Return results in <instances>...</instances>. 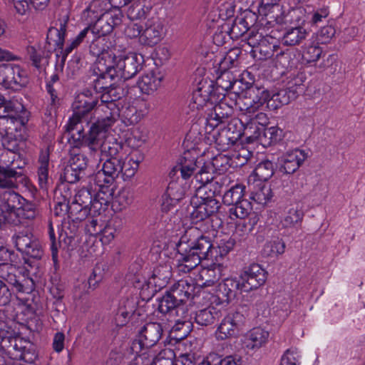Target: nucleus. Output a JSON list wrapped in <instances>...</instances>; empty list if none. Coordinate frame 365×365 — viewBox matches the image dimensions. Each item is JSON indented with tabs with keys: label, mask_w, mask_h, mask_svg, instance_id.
Returning <instances> with one entry per match:
<instances>
[{
	"label": "nucleus",
	"mask_w": 365,
	"mask_h": 365,
	"mask_svg": "<svg viewBox=\"0 0 365 365\" xmlns=\"http://www.w3.org/2000/svg\"><path fill=\"white\" fill-rule=\"evenodd\" d=\"M119 49L108 51L97 63V78L93 81L96 93L111 96L113 91L119 93V99L123 95L122 88L115 85V81L128 80L135 76L143 67L144 58L141 54L129 53L125 56L119 53Z\"/></svg>",
	"instance_id": "1"
},
{
	"label": "nucleus",
	"mask_w": 365,
	"mask_h": 365,
	"mask_svg": "<svg viewBox=\"0 0 365 365\" xmlns=\"http://www.w3.org/2000/svg\"><path fill=\"white\" fill-rule=\"evenodd\" d=\"M269 97V91L252 86L237 100L240 111L239 123L244 128V134L249 138H257L261 129L269 123L267 115L259 111Z\"/></svg>",
	"instance_id": "2"
},
{
	"label": "nucleus",
	"mask_w": 365,
	"mask_h": 365,
	"mask_svg": "<svg viewBox=\"0 0 365 365\" xmlns=\"http://www.w3.org/2000/svg\"><path fill=\"white\" fill-rule=\"evenodd\" d=\"M101 104L97 110H101L103 115L93 123L88 131L85 133L86 145L91 153L98 151L100 146L107 137L108 129L113 125L120 115V110L116 104L119 100V93L113 91L111 96L101 94Z\"/></svg>",
	"instance_id": "3"
},
{
	"label": "nucleus",
	"mask_w": 365,
	"mask_h": 365,
	"mask_svg": "<svg viewBox=\"0 0 365 365\" xmlns=\"http://www.w3.org/2000/svg\"><path fill=\"white\" fill-rule=\"evenodd\" d=\"M122 158H110L104 162L102 169L93 177L95 185L99 187L97 199L100 201L94 203V208L99 210L102 205L110 202L113 199L114 193L113 185L115 179L122 173Z\"/></svg>",
	"instance_id": "4"
},
{
	"label": "nucleus",
	"mask_w": 365,
	"mask_h": 365,
	"mask_svg": "<svg viewBox=\"0 0 365 365\" xmlns=\"http://www.w3.org/2000/svg\"><path fill=\"white\" fill-rule=\"evenodd\" d=\"M214 255L213 244L210 237L202 235L192 242L189 250L185 249L178 259L180 271L189 272L196 267L203 259H212Z\"/></svg>",
	"instance_id": "5"
},
{
	"label": "nucleus",
	"mask_w": 365,
	"mask_h": 365,
	"mask_svg": "<svg viewBox=\"0 0 365 365\" xmlns=\"http://www.w3.org/2000/svg\"><path fill=\"white\" fill-rule=\"evenodd\" d=\"M163 328L160 324L153 322L145 324L139 333L137 339L131 344L133 353H146V350L155 346L161 338Z\"/></svg>",
	"instance_id": "6"
},
{
	"label": "nucleus",
	"mask_w": 365,
	"mask_h": 365,
	"mask_svg": "<svg viewBox=\"0 0 365 365\" xmlns=\"http://www.w3.org/2000/svg\"><path fill=\"white\" fill-rule=\"evenodd\" d=\"M192 211L190 217L195 222L202 221L217 212L220 202L215 198L205 195L200 196L196 190L195 195L191 200Z\"/></svg>",
	"instance_id": "7"
},
{
	"label": "nucleus",
	"mask_w": 365,
	"mask_h": 365,
	"mask_svg": "<svg viewBox=\"0 0 365 365\" xmlns=\"http://www.w3.org/2000/svg\"><path fill=\"white\" fill-rule=\"evenodd\" d=\"M12 241L19 252L31 258L39 259L43 255L40 242L29 231L16 233L12 237Z\"/></svg>",
	"instance_id": "8"
},
{
	"label": "nucleus",
	"mask_w": 365,
	"mask_h": 365,
	"mask_svg": "<svg viewBox=\"0 0 365 365\" xmlns=\"http://www.w3.org/2000/svg\"><path fill=\"white\" fill-rule=\"evenodd\" d=\"M24 201V198L15 192H4L0 195L1 220L3 219L4 222L11 225H19V221L16 211Z\"/></svg>",
	"instance_id": "9"
},
{
	"label": "nucleus",
	"mask_w": 365,
	"mask_h": 365,
	"mask_svg": "<svg viewBox=\"0 0 365 365\" xmlns=\"http://www.w3.org/2000/svg\"><path fill=\"white\" fill-rule=\"evenodd\" d=\"M267 278V271L259 264H252L241 272L240 280L241 291L250 292L262 286Z\"/></svg>",
	"instance_id": "10"
},
{
	"label": "nucleus",
	"mask_w": 365,
	"mask_h": 365,
	"mask_svg": "<svg viewBox=\"0 0 365 365\" xmlns=\"http://www.w3.org/2000/svg\"><path fill=\"white\" fill-rule=\"evenodd\" d=\"M217 100L212 82L202 81L193 91L189 106L192 110H200L205 106H212Z\"/></svg>",
	"instance_id": "11"
},
{
	"label": "nucleus",
	"mask_w": 365,
	"mask_h": 365,
	"mask_svg": "<svg viewBox=\"0 0 365 365\" xmlns=\"http://www.w3.org/2000/svg\"><path fill=\"white\" fill-rule=\"evenodd\" d=\"M237 289L241 290V286L237 280L233 278L224 279L216 287L215 294L210 299L211 304L227 306L235 297Z\"/></svg>",
	"instance_id": "12"
},
{
	"label": "nucleus",
	"mask_w": 365,
	"mask_h": 365,
	"mask_svg": "<svg viewBox=\"0 0 365 365\" xmlns=\"http://www.w3.org/2000/svg\"><path fill=\"white\" fill-rule=\"evenodd\" d=\"M165 34L163 21L157 16H153L145 23L140 36V43L145 46H153L163 38Z\"/></svg>",
	"instance_id": "13"
},
{
	"label": "nucleus",
	"mask_w": 365,
	"mask_h": 365,
	"mask_svg": "<svg viewBox=\"0 0 365 365\" xmlns=\"http://www.w3.org/2000/svg\"><path fill=\"white\" fill-rule=\"evenodd\" d=\"M244 315L235 312L227 314L219 324L215 335L217 339L225 340L238 334L240 327L244 324Z\"/></svg>",
	"instance_id": "14"
},
{
	"label": "nucleus",
	"mask_w": 365,
	"mask_h": 365,
	"mask_svg": "<svg viewBox=\"0 0 365 365\" xmlns=\"http://www.w3.org/2000/svg\"><path fill=\"white\" fill-rule=\"evenodd\" d=\"M123 15L120 11L103 14L91 27V35L101 37L110 34L115 27L122 23Z\"/></svg>",
	"instance_id": "15"
},
{
	"label": "nucleus",
	"mask_w": 365,
	"mask_h": 365,
	"mask_svg": "<svg viewBox=\"0 0 365 365\" xmlns=\"http://www.w3.org/2000/svg\"><path fill=\"white\" fill-rule=\"evenodd\" d=\"M307 158V153L296 148L287 151L278 158L279 170L286 174L296 172Z\"/></svg>",
	"instance_id": "16"
},
{
	"label": "nucleus",
	"mask_w": 365,
	"mask_h": 365,
	"mask_svg": "<svg viewBox=\"0 0 365 365\" xmlns=\"http://www.w3.org/2000/svg\"><path fill=\"white\" fill-rule=\"evenodd\" d=\"M0 278L11 284L19 292H27L26 285L31 280L20 274V271L11 264H0Z\"/></svg>",
	"instance_id": "17"
},
{
	"label": "nucleus",
	"mask_w": 365,
	"mask_h": 365,
	"mask_svg": "<svg viewBox=\"0 0 365 365\" xmlns=\"http://www.w3.org/2000/svg\"><path fill=\"white\" fill-rule=\"evenodd\" d=\"M269 338L268 331L261 327H255L245 334L242 343L247 349L256 351L264 346Z\"/></svg>",
	"instance_id": "18"
},
{
	"label": "nucleus",
	"mask_w": 365,
	"mask_h": 365,
	"mask_svg": "<svg viewBox=\"0 0 365 365\" xmlns=\"http://www.w3.org/2000/svg\"><path fill=\"white\" fill-rule=\"evenodd\" d=\"M29 182V179L21 172H17L13 168H0V187L13 188L20 185L27 186Z\"/></svg>",
	"instance_id": "19"
},
{
	"label": "nucleus",
	"mask_w": 365,
	"mask_h": 365,
	"mask_svg": "<svg viewBox=\"0 0 365 365\" xmlns=\"http://www.w3.org/2000/svg\"><path fill=\"white\" fill-rule=\"evenodd\" d=\"M23 106L18 102L6 101L0 98V125L14 124L17 120L18 113Z\"/></svg>",
	"instance_id": "20"
},
{
	"label": "nucleus",
	"mask_w": 365,
	"mask_h": 365,
	"mask_svg": "<svg viewBox=\"0 0 365 365\" xmlns=\"http://www.w3.org/2000/svg\"><path fill=\"white\" fill-rule=\"evenodd\" d=\"M230 182V180L227 176L218 175L215 176L210 183L205 185H199L196 190L200 196L205 195L207 197L215 198V196L220 195Z\"/></svg>",
	"instance_id": "21"
},
{
	"label": "nucleus",
	"mask_w": 365,
	"mask_h": 365,
	"mask_svg": "<svg viewBox=\"0 0 365 365\" xmlns=\"http://www.w3.org/2000/svg\"><path fill=\"white\" fill-rule=\"evenodd\" d=\"M98 193L99 188L98 189L96 193L94 195V197H93V195L91 193V189L88 187H82L78 190L75 195L73 200L80 203L83 206L88 207L90 211H93L94 215H100L102 210H105L107 208L109 202H107L106 205H102L99 210L94 208V203L96 202H100V201L97 199Z\"/></svg>",
	"instance_id": "22"
},
{
	"label": "nucleus",
	"mask_w": 365,
	"mask_h": 365,
	"mask_svg": "<svg viewBox=\"0 0 365 365\" xmlns=\"http://www.w3.org/2000/svg\"><path fill=\"white\" fill-rule=\"evenodd\" d=\"M163 76L158 71H149L143 73L138 81L141 92L150 94L155 91L160 86Z\"/></svg>",
	"instance_id": "23"
},
{
	"label": "nucleus",
	"mask_w": 365,
	"mask_h": 365,
	"mask_svg": "<svg viewBox=\"0 0 365 365\" xmlns=\"http://www.w3.org/2000/svg\"><path fill=\"white\" fill-rule=\"evenodd\" d=\"M195 292V285L186 279H181L175 283L168 291L174 299L182 304L190 299Z\"/></svg>",
	"instance_id": "24"
},
{
	"label": "nucleus",
	"mask_w": 365,
	"mask_h": 365,
	"mask_svg": "<svg viewBox=\"0 0 365 365\" xmlns=\"http://www.w3.org/2000/svg\"><path fill=\"white\" fill-rule=\"evenodd\" d=\"M304 212L303 208L299 205H294L290 207L285 212L280 220V225L283 228H294L300 226Z\"/></svg>",
	"instance_id": "25"
},
{
	"label": "nucleus",
	"mask_w": 365,
	"mask_h": 365,
	"mask_svg": "<svg viewBox=\"0 0 365 365\" xmlns=\"http://www.w3.org/2000/svg\"><path fill=\"white\" fill-rule=\"evenodd\" d=\"M101 104L98 103V101L96 98L88 96L87 94L82 93L78 94L72 104L73 112L81 113L85 115L86 113L92 110L96 107V112L100 113L101 110H97V108Z\"/></svg>",
	"instance_id": "26"
},
{
	"label": "nucleus",
	"mask_w": 365,
	"mask_h": 365,
	"mask_svg": "<svg viewBox=\"0 0 365 365\" xmlns=\"http://www.w3.org/2000/svg\"><path fill=\"white\" fill-rule=\"evenodd\" d=\"M68 20V16L59 20L58 28L51 27L47 34L48 43L58 49H63L64 45Z\"/></svg>",
	"instance_id": "27"
},
{
	"label": "nucleus",
	"mask_w": 365,
	"mask_h": 365,
	"mask_svg": "<svg viewBox=\"0 0 365 365\" xmlns=\"http://www.w3.org/2000/svg\"><path fill=\"white\" fill-rule=\"evenodd\" d=\"M297 97V89H292V87L290 86L286 89L280 90L272 95L269 93V100L267 102L268 106L277 109L283 105H287L290 101L296 99Z\"/></svg>",
	"instance_id": "28"
},
{
	"label": "nucleus",
	"mask_w": 365,
	"mask_h": 365,
	"mask_svg": "<svg viewBox=\"0 0 365 365\" xmlns=\"http://www.w3.org/2000/svg\"><path fill=\"white\" fill-rule=\"evenodd\" d=\"M158 310L163 314H168L170 318L178 316L180 312H184L181 304L174 299L168 292L159 300Z\"/></svg>",
	"instance_id": "29"
},
{
	"label": "nucleus",
	"mask_w": 365,
	"mask_h": 365,
	"mask_svg": "<svg viewBox=\"0 0 365 365\" xmlns=\"http://www.w3.org/2000/svg\"><path fill=\"white\" fill-rule=\"evenodd\" d=\"M190 186L187 181L178 178L169 182L165 195L173 198L174 201H180L185 197Z\"/></svg>",
	"instance_id": "30"
},
{
	"label": "nucleus",
	"mask_w": 365,
	"mask_h": 365,
	"mask_svg": "<svg viewBox=\"0 0 365 365\" xmlns=\"http://www.w3.org/2000/svg\"><path fill=\"white\" fill-rule=\"evenodd\" d=\"M173 321L175 323L170 331L171 337L176 340H182L187 337L192 331V322L185 319H177Z\"/></svg>",
	"instance_id": "31"
},
{
	"label": "nucleus",
	"mask_w": 365,
	"mask_h": 365,
	"mask_svg": "<svg viewBox=\"0 0 365 365\" xmlns=\"http://www.w3.org/2000/svg\"><path fill=\"white\" fill-rule=\"evenodd\" d=\"M14 6L20 15L26 14L31 8L41 10L44 9L49 0H12Z\"/></svg>",
	"instance_id": "32"
},
{
	"label": "nucleus",
	"mask_w": 365,
	"mask_h": 365,
	"mask_svg": "<svg viewBox=\"0 0 365 365\" xmlns=\"http://www.w3.org/2000/svg\"><path fill=\"white\" fill-rule=\"evenodd\" d=\"M307 35V31L301 26L289 28L283 35V41L285 45L295 46L299 44Z\"/></svg>",
	"instance_id": "33"
},
{
	"label": "nucleus",
	"mask_w": 365,
	"mask_h": 365,
	"mask_svg": "<svg viewBox=\"0 0 365 365\" xmlns=\"http://www.w3.org/2000/svg\"><path fill=\"white\" fill-rule=\"evenodd\" d=\"M293 52L289 49H282L279 46L272 58V63L276 68H287L294 64Z\"/></svg>",
	"instance_id": "34"
},
{
	"label": "nucleus",
	"mask_w": 365,
	"mask_h": 365,
	"mask_svg": "<svg viewBox=\"0 0 365 365\" xmlns=\"http://www.w3.org/2000/svg\"><path fill=\"white\" fill-rule=\"evenodd\" d=\"M272 190L267 185L257 184L251 192L250 198L259 205L267 204L272 197Z\"/></svg>",
	"instance_id": "35"
},
{
	"label": "nucleus",
	"mask_w": 365,
	"mask_h": 365,
	"mask_svg": "<svg viewBox=\"0 0 365 365\" xmlns=\"http://www.w3.org/2000/svg\"><path fill=\"white\" fill-rule=\"evenodd\" d=\"M219 317V311L212 305L197 311L195 314V322L200 326H208L214 323Z\"/></svg>",
	"instance_id": "36"
},
{
	"label": "nucleus",
	"mask_w": 365,
	"mask_h": 365,
	"mask_svg": "<svg viewBox=\"0 0 365 365\" xmlns=\"http://www.w3.org/2000/svg\"><path fill=\"white\" fill-rule=\"evenodd\" d=\"M278 45L269 42L266 38L261 42L259 46L257 47L255 50H251L253 57L259 60H266L267 58H273Z\"/></svg>",
	"instance_id": "37"
},
{
	"label": "nucleus",
	"mask_w": 365,
	"mask_h": 365,
	"mask_svg": "<svg viewBox=\"0 0 365 365\" xmlns=\"http://www.w3.org/2000/svg\"><path fill=\"white\" fill-rule=\"evenodd\" d=\"M319 43L312 42L302 48V59L307 63H315L323 55Z\"/></svg>",
	"instance_id": "38"
},
{
	"label": "nucleus",
	"mask_w": 365,
	"mask_h": 365,
	"mask_svg": "<svg viewBox=\"0 0 365 365\" xmlns=\"http://www.w3.org/2000/svg\"><path fill=\"white\" fill-rule=\"evenodd\" d=\"M14 64L0 65V84L6 88L16 89L14 75L18 73L17 70H14Z\"/></svg>",
	"instance_id": "39"
},
{
	"label": "nucleus",
	"mask_w": 365,
	"mask_h": 365,
	"mask_svg": "<svg viewBox=\"0 0 365 365\" xmlns=\"http://www.w3.org/2000/svg\"><path fill=\"white\" fill-rule=\"evenodd\" d=\"M245 186L237 184L227 190L222 197L224 204L234 205L241 201L244 196Z\"/></svg>",
	"instance_id": "40"
},
{
	"label": "nucleus",
	"mask_w": 365,
	"mask_h": 365,
	"mask_svg": "<svg viewBox=\"0 0 365 365\" xmlns=\"http://www.w3.org/2000/svg\"><path fill=\"white\" fill-rule=\"evenodd\" d=\"M122 145L113 138L106 137L103 144L100 146L98 151L101 154L110 158H119L118 154L122 150Z\"/></svg>",
	"instance_id": "41"
},
{
	"label": "nucleus",
	"mask_w": 365,
	"mask_h": 365,
	"mask_svg": "<svg viewBox=\"0 0 365 365\" xmlns=\"http://www.w3.org/2000/svg\"><path fill=\"white\" fill-rule=\"evenodd\" d=\"M274 165L271 160H265L257 164L254 174L259 181L268 180L274 174Z\"/></svg>",
	"instance_id": "42"
},
{
	"label": "nucleus",
	"mask_w": 365,
	"mask_h": 365,
	"mask_svg": "<svg viewBox=\"0 0 365 365\" xmlns=\"http://www.w3.org/2000/svg\"><path fill=\"white\" fill-rule=\"evenodd\" d=\"M285 244L279 238L267 241L262 250L263 254L267 257H276L284 252Z\"/></svg>",
	"instance_id": "43"
},
{
	"label": "nucleus",
	"mask_w": 365,
	"mask_h": 365,
	"mask_svg": "<svg viewBox=\"0 0 365 365\" xmlns=\"http://www.w3.org/2000/svg\"><path fill=\"white\" fill-rule=\"evenodd\" d=\"M68 217L73 221H82L86 220L90 212L89 209L85 206H83L75 200H73L71 205H68Z\"/></svg>",
	"instance_id": "44"
},
{
	"label": "nucleus",
	"mask_w": 365,
	"mask_h": 365,
	"mask_svg": "<svg viewBox=\"0 0 365 365\" xmlns=\"http://www.w3.org/2000/svg\"><path fill=\"white\" fill-rule=\"evenodd\" d=\"M252 210L251 202L248 200L242 199L232 205L229 211L231 215H234L237 218L245 219L250 215Z\"/></svg>",
	"instance_id": "45"
},
{
	"label": "nucleus",
	"mask_w": 365,
	"mask_h": 365,
	"mask_svg": "<svg viewBox=\"0 0 365 365\" xmlns=\"http://www.w3.org/2000/svg\"><path fill=\"white\" fill-rule=\"evenodd\" d=\"M151 7L147 6H142L137 1L133 2L127 11L128 17L133 20H140L145 19L150 12Z\"/></svg>",
	"instance_id": "46"
},
{
	"label": "nucleus",
	"mask_w": 365,
	"mask_h": 365,
	"mask_svg": "<svg viewBox=\"0 0 365 365\" xmlns=\"http://www.w3.org/2000/svg\"><path fill=\"white\" fill-rule=\"evenodd\" d=\"M16 212L18 213L19 224L23 223L24 220H33L37 215L35 205L26 201L25 199L24 201L21 203Z\"/></svg>",
	"instance_id": "47"
},
{
	"label": "nucleus",
	"mask_w": 365,
	"mask_h": 365,
	"mask_svg": "<svg viewBox=\"0 0 365 365\" xmlns=\"http://www.w3.org/2000/svg\"><path fill=\"white\" fill-rule=\"evenodd\" d=\"M92 37H93L92 41H91V43L89 48H90L91 53H92L93 55L97 56L98 57L96 63H98L99 62L100 59L103 57V54L104 53H107L108 51L112 52V51H115L116 50V46H113L111 48H108L107 50H105L103 47V41H104V39H101L100 38L101 37H98V36H92ZM94 72L96 74V72H98L97 64H96V68L94 69Z\"/></svg>",
	"instance_id": "48"
},
{
	"label": "nucleus",
	"mask_w": 365,
	"mask_h": 365,
	"mask_svg": "<svg viewBox=\"0 0 365 365\" xmlns=\"http://www.w3.org/2000/svg\"><path fill=\"white\" fill-rule=\"evenodd\" d=\"M12 130L11 127L6 126L4 128L0 130V135L1 143L5 150L16 152L18 150L19 144L18 140L13 138Z\"/></svg>",
	"instance_id": "49"
},
{
	"label": "nucleus",
	"mask_w": 365,
	"mask_h": 365,
	"mask_svg": "<svg viewBox=\"0 0 365 365\" xmlns=\"http://www.w3.org/2000/svg\"><path fill=\"white\" fill-rule=\"evenodd\" d=\"M249 30V25L243 18H239L234 21L230 26H228L227 32L231 38H238L243 36Z\"/></svg>",
	"instance_id": "50"
},
{
	"label": "nucleus",
	"mask_w": 365,
	"mask_h": 365,
	"mask_svg": "<svg viewBox=\"0 0 365 365\" xmlns=\"http://www.w3.org/2000/svg\"><path fill=\"white\" fill-rule=\"evenodd\" d=\"M196 168V164L194 159H187L186 158H183L180 160V163L178 165H176L174 168L175 170H180L181 174V179H183L184 181H186L187 179L190 178Z\"/></svg>",
	"instance_id": "51"
},
{
	"label": "nucleus",
	"mask_w": 365,
	"mask_h": 365,
	"mask_svg": "<svg viewBox=\"0 0 365 365\" xmlns=\"http://www.w3.org/2000/svg\"><path fill=\"white\" fill-rule=\"evenodd\" d=\"M16 158H19L15 151L4 150L1 155L0 168L4 169L13 168L14 170L17 168H21L22 166L18 163Z\"/></svg>",
	"instance_id": "52"
},
{
	"label": "nucleus",
	"mask_w": 365,
	"mask_h": 365,
	"mask_svg": "<svg viewBox=\"0 0 365 365\" xmlns=\"http://www.w3.org/2000/svg\"><path fill=\"white\" fill-rule=\"evenodd\" d=\"M200 277L202 280H204V282L200 284L201 286H212L220 277V269H218L217 272L215 269V264H214L213 268L202 269L200 273Z\"/></svg>",
	"instance_id": "53"
},
{
	"label": "nucleus",
	"mask_w": 365,
	"mask_h": 365,
	"mask_svg": "<svg viewBox=\"0 0 365 365\" xmlns=\"http://www.w3.org/2000/svg\"><path fill=\"white\" fill-rule=\"evenodd\" d=\"M175 355L170 349L162 350L153 360H151L153 365H174Z\"/></svg>",
	"instance_id": "54"
},
{
	"label": "nucleus",
	"mask_w": 365,
	"mask_h": 365,
	"mask_svg": "<svg viewBox=\"0 0 365 365\" xmlns=\"http://www.w3.org/2000/svg\"><path fill=\"white\" fill-rule=\"evenodd\" d=\"M68 164L74 168V169L84 173V170L87 168L88 159L84 154L77 153L76 150H71Z\"/></svg>",
	"instance_id": "55"
},
{
	"label": "nucleus",
	"mask_w": 365,
	"mask_h": 365,
	"mask_svg": "<svg viewBox=\"0 0 365 365\" xmlns=\"http://www.w3.org/2000/svg\"><path fill=\"white\" fill-rule=\"evenodd\" d=\"M91 27L87 26L83 29L73 40L71 41L64 51L66 55L70 53L74 48H77L86 38H90L91 35Z\"/></svg>",
	"instance_id": "56"
},
{
	"label": "nucleus",
	"mask_w": 365,
	"mask_h": 365,
	"mask_svg": "<svg viewBox=\"0 0 365 365\" xmlns=\"http://www.w3.org/2000/svg\"><path fill=\"white\" fill-rule=\"evenodd\" d=\"M234 243L232 241H224L217 245V247L213 246L214 255L212 259V261L218 262L220 259L223 258L232 249Z\"/></svg>",
	"instance_id": "57"
},
{
	"label": "nucleus",
	"mask_w": 365,
	"mask_h": 365,
	"mask_svg": "<svg viewBox=\"0 0 365 365\" xmlns=\"http://www.w3.org/2000/svg\"><path fill=\"white\" fill-rule=\"evenodd\" d=\"M83 175V172L74 169L71 165L68 164L65 167L61 178L68 183L72 184L78 181Z\"/></svg>",
	"instance_id": "58"
},
{
	"label": "nucleus",
	"mask_w": 365,
	"mask_h": 365,
	"mask_svg": "<svg viewBox=\"0 0 365 365\" xmlns=\"http://www.w3.org/2000/svg\"><path fill=\"white\" fill-rule=\"evenodd\" d=\"M48 160L47 156H43L41 165L38 169V180L41 188H46L48 181Z\"/></svg>",
	"instance_id": "59"
},
{
	"label": "nucleus",
	"mask_w": 365,
	"mask_h": 365,
	"mask_svg": "<svg viewBox=\"0 0 365 365\" xmlns=\"http://www.w3.org/2000/svg\"><path fill=\"white\" fill-rule=\"evenodd\" d=\"M90 215H92V217H88L87 222L85 226L86 232L90 235H97L100 233L101 230H102V225L99 223V220L98 217L99 215H94L93 212H90Z\"/></svg>",
	"instance_id": "60"
},
{
	"label": "nucleus",
	"mask_w": 365,
	"mask_h": 365,
	"mask_svg": "<svg viewBox=\"0 0 365 365\" xmlns=\"http://www.w3.org/2000/svg\"><path fill=\"white\" fill-rule=\"evenodd\" d=\"M336 33L335 29L331 26H326L322 27L317 34L316 39L317 43H328L334 36Z\"/></svg>",
	"instance_id": "61"
},
{
	"label": "nucleus",
	"mask_w": 365,
	"mask_h": 365,
	"mask_svg": "<svg viewBox=\"0 0 365 365\" xmlns=\"http://www.w3.org/2000/svg\"><path fill=\"white\" fill-rule=\"evenodd\" d=\"M215 176L212 173L207 170V168H202L192 180L191 183L195 184L194 187L196 189L197 184L200 185H205V184L210 183L213 180Z\"/></svg>",
	"instance_id": "62"
},
{
	"label": "nucleus",
	"mask_w": 365,
	"mask_h": 365,
	"mask_svg": "<svg viewBox=\"0 0 365 365\" xmlns=\"http://www.w3.org/2000/svg\"><path fill=\"white\" fill-rule=\"evenodd\" d=\"M123 171L120 173L125 180L132 178L138 168V162L133 159H129L127 162L123 160Z\"/></svg>",
	"instance_id": "63"
},
{
	"label": "nucleus",
	"mask_w": 365,
	"mask_h": 365,
	"mask_svg": "<svg viewBox=\"0 0 365 365\" xmlns=\"http://www.w3.org/2000/svg\"><path fill=\"white\" fill-rule=\"evenodd\" d=\"M212 354L216 365H240V360L236 356H223L215 352H212Z\"/></svg>",
	"instance_id": "64"
}]
</instances>
